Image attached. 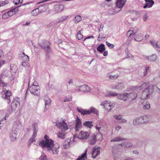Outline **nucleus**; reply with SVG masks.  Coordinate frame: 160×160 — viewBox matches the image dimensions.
Masks as SVG:
<instances>
[{"label": "nucleus", "mask_w": 160, "mask_h": 160, "mask_svg": "<svg viewBox=\"0 0 160 160\" xmlns=\"http://www.w3.org/2000/svg\"><path fill=\"white\" fill-rule=\"evenodd\" d=\"M32 15L33 16H36L40 14L38 8L33 10L31 12Z\"/></svg>", "instance_id": "c9c22d12"}, {"label": "nucleus", "mask_w": 160, "mask_h": 160, "mask_svg": "<svg viewBox=\"0 0 160 160\" xmlns=\"http://www.w3.org/2000/svg\"><path fill=\"white\" fill-rule=\"evenodd\" d=\"M44 99L45 105V108L47 110L50 106L51 100L49 98L47 95L44 96Z\"/></svg>", "instance_id": "6ab92c4d"}, {"label": "nucleus", "mask_w": 160, "mask_h": 160, "mask_svg": "<svg viewBox=\"0 0 160 160\" xmlns=\"http://www.w3.org/2000/svg\"><path fill=\"white\" fill-rule=\"evenodd\" d=\"M2 77L1 76H0V87H4L8 85V83H5L3 82L2 80Z\"/></svg>", "instance_id": "37998d69"}, {"label": "nucleus", "mask_w": 160, "mask_h": 160, "mask_svg": "<svg viewBox=\"0 0 160 160\" xmlns=\"http://www.w3.org/2000/svg\"><path fill=\"white\" fill-rule=\"evenodd\" d=\"M126 54L128 58H131L132 57V55L130 53L128 52L126 53Z\"/></svg>", "instance_id": "774afa93"}, {"label": "nucleus", "mask_w": 160, "mask_h": 160, "mask_svg": "<svg viewBox=\"0 0 160 160\" xmlns=\"http://www.w3.org/2000/svg\"><path fill=\"white\" fill-rule=\"evenodd\" d=\"M150 42L153 48L158 52H160V42L154 40H151Z\"/></svg>", "instance_id": "2eb2a0df"}, {"label": "nucleus", "mask_w": 160, "mask_h": 160, "mask_svg": "<svg viewBox=\"0 0 160 160\" xmlns=\"http://www.w3.org/2000/svg\"><path fill=\"white\" fill-rule=\"evenodd\" d=\"M55 10L57 12H62L64 6L62 4L56 5L54 6Z\"/></svg>", "instance_id": "bb28decb"}, {"label": "nucleus", "mask_w": 160, "mask_h": 160, "mask_svg": "<svg viewBox=\"0 0 160 160\" xmlns=\"http://www.w3.org/2000/svg\"><path fill=\"white\" fill-rule=\"evenodd\" d=\"M97 141V139L96 136L93 135L91 136V139L90 141L89 144L91 145L95 144Z\"/></svg>", "instance_id": "7c9ffc66"}, {"label": "nucleus", "mask_w": 160, "mask_h": 160, "mask_svg": "<svg viewBox=\"0 0 160 160\" xmlns=\"http://www.w3.org/2000/svg\"><path fill=\"white\" fill-rule=\"evenodd\" d=\"M143 57L144 58L147 59L152 62H155L157 60L158 58L157 55L156 53L152 54L149 56L143 55Z\"/></svg>", "instance_id": "ddd939ff"}, {"label": "nucleus", "mask_w": 160, "mask_h": 160, "mask_svg": "<svg viewBox=\"0 0 160 160\" xmlns=\"http://www.w3.org/2000/svg\"><path fill=\"white\" fill-rule=\"evenodd\" d=\"M5 61L4 60H0V67L5 63Z\"/></svg>", "instance_id": "0e129e2a"}, {"label": "nucleus", "mask_w": 160, "mask_h": 160, "mask_svg": "<svg viewBox=\"0 0 160 160\" xmlns=\"http://www.w3.org/2000/svg\"><path fill=\"white\" fill-rule=\"evenodd\" d=\"M8 2V1L7 0L2 1V3L1 4V6L5 5L7 4Z\"/></svg>", "instance_id": "4d7b16f0"}, {"label": "nucleus", "mask_w": 160, "mask_h": 160, "mask_svg": "<svg viewBox=\"0 0 160 160\" xmlns=\"http://www.w3.org/2000/svg\"><path fill=\"white\" fill-rule=\"evenodd\" d=\"M70 99L69 98H65L64 102H68L70 101Z\"/></svg>", "instance_id": "338daca9"}, {"label": "nucleus", "mask_w": 160, "mask_h": 160, "mask_svg": "<svg viewBox=\"0 0 160 160\" xmlns=\"http://www.w3.org/2000/svg\"><path fill=\"white\" fill-rule=\"evenodd\" d=\"M20 127L21 124L19 121H17L14 122L9 134L10 139L12 141L14 142L16 140Z\"/></svg>", "instance_id": "7ed1b4c3"}, {"label": "nucleus", "mask_w": 160, "mask_h": 160, "mask_svg": "<svg viewBox=\"0 0 160 160\" xmlns=\"http://www.w3.org/2000/svg\"><path fill=\"white\" fill-rule=\"evenodd\" d=\"M109 94L111 96H115L117 95L118 96V95L116 93L112 92H109Z\"/></svg>", "instance_id": "bf43d9fd"}, {"label": "nucleus", "mask_w": 160, "mask_h": 160, "mask_svg": "<svg viewBox=\"0 0 160 160\" xmlns=\"http://www.w3.org/2000/svg\"><path fill=\"white\" fill-rule=\"evenodd\" d=\"M39 145L42 148L46 149L53 154H57L59 152L60 146L58 143L54 144L53 141L46 135L44 137V139L39 142Z\"/></svg>", "instance_id": "f257e3e1"}, {"label": "nucleus", "mask_w": 160, "mask_h": 160, "mask_svg": "<svg viewBox=\"0 0 160 160\" xmlns=\"http://www.w3.org/2000/svg\"><path fill=\"white\" fill-rule=\"evenodd\" d=\"M124 87L125 85L123 83H119L115 86V88L118 89H122Z\"/></svg>", "instance_id": "e433bc0d"}, {"label": "nucleus", "mask_w": 160, "mask_h": 160, "mask_svg": "<svg viewBox=\"0 0 160 160\" xmlns=\"http://www.w3.org/2000/svg\"><path fill=\"white\" fill-rule=\"evenodd\" d=\"M9 114L8 113H6L5 116V117L2 120H3V122H6L7 118H8L9 116Z\"/></svg>", "instance_id": "6e6d98bb"}, {"label": "nucleus", "mask_w": 160, "mask_h": 160, "mask_svg": "<svg viewBox=\"0 0 160 160\" xmlns=\"http://www.w3.org/2000/svg\"><path fill=\"white\" fill-rule=\"evenodd\" d=\"M77 91L81 92H88L90 91V89L89 86L86 84L83 85L81 86L77 87Z\"/></svg>", "instance_id": "9b49d317"}, {"label": "nucleus", "mask_w": 160, "mask_h": 160, "mask_svg": "<svg viewBox=\"0 0 160 160\" xmlns=\"http://www.w3.org/2000/svg\"><path fill=\"white\" fill-rule=\"evenodd\" d=\"M115 147H113L112 149V154L114 160H118L120 157L121 152L117 149H115Z\"/></svg>", "instance_id": "dca6fc26"}, {"label": "nucleus", "mask_w": 160, "mask_h": 160, "mask_svg": "<svg viewBox=\"0 0 160 160\" xmlns=\"http://www.w3.org/2000/svg\"><path fill=\"white\" fill-rule=\"evenodd\" d=\"M68 17V16H63L61 17L58 19V22L60 23L61 22L66 20Z\"/></svg>", "instance_id": "4c0bfd02"}, {"label": "nucleus", "mask_w": 160, "mask_h": 160, "mask_svg": "<svg viewBox=\"0 0 160 160\" xmlns=\"http://www.w3.org/2000/svg\"><path fill=\"white\" fill-rule=\"evenodd\" d=\"M73 142H71L69 139H67L64 141L62 145V147L65 149H68L72 143Z\"/></svg>", "instance_id": "412c9836"}, {"label": "nucleus", "mask_w": 160, "mask_h": 160, "mask_svg": "<svg viewBox=\"0 0 160 160\" xmlns=\"http://www.w3.org/2000/svg\"><path fill=\"white\" fill-rule=\"evenodd\" d=\"M143 124L141 117L137 118L133 120V124L134 126H137Z\"/></svg>", "instance_id": "393cba45"}, {"label": "nucleus", "mask_w": 160, "mask_h": 160, "mask_svg": "<svg viewBox=\"0 0 160 160\" xmlns=\"http://www.w3.org/2000/svg\"><path fill=\"white\" fill-rule=\"evenodd\" d=\"M77 38L79 40L82 38L83 35L81 33V31H79L77 34Z\"/></svg>", "instance_id": "de8ad7c7"}, {"label": "nucleus", "mask_w": 160, "mask_h": 160, "mask_svg": "<svg viewBox=\"0 0 160 160\" xmlns=\"http://www.w3.org/2000/svg\"><path fill=\"white\" fill-rule=\"evenodd\" d=\"M20 103L16 99H13L11 104V108L12 110H15L19 105Z\"/></svg>", "instance_id": "b1692460"}, {"label": "nucleus", "mask_w": 160, "mask_h": 160, "mask_svg": "<svg viewBox=\"0 0 160 160\" xmlns=\"http://www.w3.org/2000/svg\"><path fill=\"white\" fill-rule=\"evenodd\" d=\"M22 65L25 67H28V62H22L21 63Z\"/></svg>", "instance_id": "5fc2aeb1"}, {"label": "nucleus", "mask_w": 160, "mask_h": 160, "mask_svg": "<svg viewBox=\"0 0 160 160\" xmlns=\"http://www.w3.org/2000/svg\"><path fill=\"white\" fill-rule=\"evenodd\" d=\"M18 11V7L13 8L11 10L4 13L2 16L3 19H7L11 17Z\"/></svg>", "instance_id": "6e6552de"}, {"label": "nucleus", "mask_w": 160, "mask_h": 160, "mask_svg": "<svg viewBox=\"0 0 160 160\" xmlns=\"http://www.w3.org/2000/svg\"><path fill=\"white\" fill-rule=\"evenodd\" d=\"M32 127L33 128V133L32 136L29 140L28 142L27 145L28 147H29L31 145V144L33 142L35 141V138L36 136L37 132L38 131V126L37 123H33L32 125Z\"/></svg>", "instance_id": "423d86ee"}, {"label": "nucleus", "mask_w": 160, "mask_h": 160, "mask_svg": "<svg viewBox=\"0 0 160 160\" xmlns=\"http://www.w3.org/2000/svg\"><path fill=\"white\" fill-rule=\"evenodd\" d=\"M149 69V66H146L144 68L145 71L143 72V75L145 76L147 75L148 73V71Z\"/></svg>", "instance_id": "49530a36"}, {"label": "nucleus", "mask_w": 160, "mask_h": 160, "mask_svg": "<svg viewBox=\"0 0 160 160\" xmlns=\"http://www.w3.org/2000/svg\"><path fill=\"white\" fill-rule=\"evenodd\" d=\"M94 38V37L93 36H90L86 38H85L83 40V41H85L87 39H90L91 38Z\"/></svg>", "instance_id": "69168bd1"}, {"label": "nucleus", "mask_w": 160, "mask_h": 160, "mask_svg": "<svg viewBox=\"0 0 160 160\" xmlns=\"http://www.w3.org/2000/svg\"><path fill=\"white\" fill-rule=\"evenodd\" d=\"M81 122L80 119L77 116L75 124V129L76 132L78 131L80 128L81 127Z\"/></svg>", "instance_id": "4be33fe9"}, {"label": "nucleus", "mask_w": 160, "mask_h": 160, "mask_svg": "<svg viewBox=\"0 0 160 160\" xmlns=\"http://www.w3.org/2000/svg\"><path fill=\"white\" fill-rule=\"evenodd\" d=\"M122 128V127L119 125L116 126L115 127V129L117 131H119Z\"/></svg>", "instance_id": "13d9d810"}, {"label": "nucleus", "mask_w": 160, "mask_h": 160, "mask_svg": "<svg viewBox=\"0 0 160 160\" xmlns=\"http://www.w3.org/2000/svg\"><path fill=\"white\" fill-rule=\"evenodd\" d=\"M104 38V37L102 38L100 37V34H99V36L98 38V41H101V40H102Z\"/></svg>", "instance_id": "680f3d73"}, {"label": "nucleus", "mask_w": 160, "mask_h": 160, "mask_svg": "<svg viewBox=\"0 0 160 160\" xmlns=\"http://www.w3.org/2000/svg\"><path fill=\"white\" fill-rule=\"evenodd\" d=\"M143 123L149 122L151 118V116H144L141 117Z\"/></svg>", "instance_id": "c756f323"}, {"label": "nucleus", "mask_w": 160, "mask_h": 160, "mask_svg": "<svg viewBox=\"0 0 160 160\" xmlns=\"http://www.w3.org/2000/svg\"><path fill=\"white\" fill-rule=\"evenodd\" d=\"M143 104V108L144 109H148L150 108V104L148 102H144Z\"/></svg>", "instance_id": "c03bdc74"}, {"label": "nucleus", "mask_w": 160, "mask_h": 160, "mask_svg": "<svg viewBox=\"0 0 160 160\" xmlns=\"http://www.w3.org/2000/svg\"><path fill=\"white\" fill-rule=\"evenodd\" d=\"M56 123L57 127L62 130L66 131L68 129L67 123L64 120L62 122H57Z\"/></svg>", "instance_id": "9d476101"}, {"label": "nucleus", "mask_w": 160, "mask_h": 160, "mask_svg": "<svg viewBox=\"0 0 160 160\" xmlns=\"http://www.w3.org/2000/svg\"><path fill=\"white\" fill-rule=\"evenodd\" d=\"M77 110L79 112L83 115L89 114L92 113L97 114L98 112V111L95 108L92 107L90 108L88 110L78 108Z\"/></svg>", "instance_id": "0eeeda50"}, {"label": "nucleus", "mask_w": 160, "mask_h": 160, "mask_svg": "<svg viewBox=\"0 0 160 160\" xmlns=\"http://www.w3.org/2000/svg\"><path fill=\"white\" fill-rule=\"evenodd\" d=\"M19 57L22 60L25 61H28L29 59L28 56L23 52H22L19 54Z\"/></svg>", "instance_id": "a878e982"}, {"label": "nucleus", "mask_w": 160, "mask_h": 160, "mask_svg": "<svg viewBox=\"0 0 160 160\" xmlns=\"http://www.w3.org/2000/svg\"><path fill=\"white\" fill-rule=\"evenodd\" d=\"M144 1L146 2V4L143 7L144 8H151L154 3L153 0H144Z\"/></svg>", "instance_id": "5701e85b"}, {"label": "nucleus", "mask_w": 160, "mask_h": 160, "mask_svg": "<svg viewBox=\"0 0 160 160\" xmlns=\"http://www.w3.org/2000/svg\"><path fill=\"white\" fill-rule=\"evenodd\" d=\"M40 46L46 52H49L50 50L49 42L46 40H43L39 43Z\"/></svg>", "instance_id": "1a4fd4ad"}, {"label": "nucleus", "mask_w": 160, "mask_h": 160, "mask_svg": "<svg viewBox=\"0 0 160 160\" xmlns=\"http://www.w3.org/2000/svg\"><path fill=\"white\" fill-rule=\"evenodd\" d=\"M113 117L114 118L117 120L119 123H124L127 122L126 120L122 118V116L121 115H113Z\"/></svg>", "instance_id": "aec40b11"}, {"label": "nucleus", "mask_w": 160, "mask_h": 160, "mask_svg": "<svg viewBox=\"0 0 160 160\" xmlns=\"http://www.w3.org/2000/svg\"><path fill=\"white\" fill-rule=\"evenodd\" d=\"M148 18V16L147 13H146L143 16V20L144 21H146Z\"/></svg>", "instance_id": "603ef678"}, {"label": "nucleus", "mask_w": 160, "mask_h": 160, "mask_svg": "<svg viewBox=\"0 0 160 160\" xmlns=\"http://www.w3.org/2000/svg\"><path fill=\"white\" fill-rule=\"evenodd\" d=\"M136 32H134V31L133 30V29L131 28L127 32V36L130 37L132 35H134Z\"/></svg>", "instance_id": "ea45409f"}, {"label": "nucleus", "mask_w": 160, "mask_h": 160, "mask_svg": "<svg viewBox=\"0 0 160 160\" xmlns=\"http://www.w3.org/2000/svg\"><path fill=\"white\" fill-rule=\"evenodd\" d=\"M149 83L148 82H144L141 86H136L134 87V89L137 91H138L143 89H144L142 92L141 98L144 99L148 98L149 96L152 94L153 90L155 88H157L159 90V88H157L156 86L149 85L148 86Z\"/></svg>", "instance_id": "f03ea898"}, {"label": "nucleus", "mask_w": 160, "mask_h": 160, "mask_svg": "<svg viewBox=\"0 0 160 160\" xmlns=\"http://www.w3.org/2000/svg\"><path fill=\"white\" fill-rule=\"evenodd\" d=\"M137 96V93L135 92L128 93V99L133 100Z\"/></svg>", "instance_id": "2f4dec72"}, {"label": "nucleus", "mask_w": 160, "mask_h": 160, "mask_svg": "<svg viewBox=\"0 0 160 160\" xmlns=\"http://www.w3.org/2000/svg\"><path fill=\"white\" fill-rule=\"evenodd\" d=\"M86 152V151L85 152L79 156L76 160H86L87 159Z\"/></svg>", "instance_id": "f704fd0d"}, {"label": "nucleus", "mask_w": 160, "mask_h": 160, "mask_svg": "<svg viewBox=\"0 0 160 160\" xmlns=\"http://www.w3.org/2000/svg\"><path fill=\"white\" fill-rule=\"evenodd\" d=\"M100 105L103 107L104 110L108 112H110L112 108L115 107V104L109 101H104Z\"/></svg>", "instance_id": "39448f33"}, {"label": "nucleus", "mask_w": 160, "mask_h": 160, "mask_svg": "<svg viewBox=\"0 0 160 160\" xmlns=\"http://www.w3.org/2000/svg\"><path fill=\"white\" fill-rule=\"evenodd\" d=\"M123 140H124V139L122 138L121 137H117L114 138L113 139L111 140V142H119L121 141H122Z\"/></svg>", "instance_id": "58836bf2"}, {"label": "nucleus", "mask_w": 160, "mask_h": 160, "mask_svg": "<svg viewBox=\"0 0 160 160\" xmlns=\"http://www.w3.org/2000/svg\"><path fill=\"white\" fill-rule=\"evenodd\" d=\"M89 136V134L88 132L81 131L78 136V138L81 139H86Z\"/></svg>", "instance_id": "f3484780"}, {"label": "nucleus", "mask_w": 160, "mask_h": 160, "mask_svg": "<svg viewBox=\"0 0 160 160\" xmlns=\"http://www.w3.org/2000/svg\"><path fill=\"white\" fill-rule=\"evenodd\" d=\"M118 74H116L114 75H111L109 74L108 75V77L109 78L112 79H117L118 77Z\"/></svg>", "instance_id": "a18cd8bd"}, {"label": "nucleus", "mask_w": 160, "mask_h": 160, "mask_svg": "<svg viewBox=\"0 0 160 160\" xmlns=\"http://www.w3.org/2000/svg\"><path fill=\"white\" fill-rule=\"evenodd\" d=\"M93 123L92 121H86L83 123V125L89 128H91L93 126Z\"/></svg>", "instance_id": "473e14b6"}, {"label": "nucleus", "mask_w": 160, "mask_h": 160, "mask_svg": "<svg viewBox=\"0 0 160 160\" xmlns=\"http://www.w3.org/2000/svg\"><path fill=\"white\" fill-rule=\"evenodd\" d=\"M3 92L5 94L4 96L3 97L7 101V103H9L10 102V96L11 95V92L10 91H7L4 88L3 89Z\"/></svg>", "instance_id": "f8f14e48"}, {"label": "nucleus", "mask_w": 160, "mask_h": 160, "mask_svg": "<svg viewBox=\"0 0 160 160\" xmlns=\"http://www.w3.org/2000/svg\"><path fill=\"white\" fill-rule=\"evenodd\" d=\"M23 1V0H13V2L14 4L17 5L19 3H22Z\"/></svg>", "instance_id": "8fccbe9b"}, {"label": "nucleus", "mask_w": 160, "mask_h": 160, "mask_svg": "<svg viewBox=\"0 0 160 160\" xmlns=\"http://www.w3.org/2000/svg\"><path fill=\"white\" fill-rule=\"evenodd\" d=\"M98 51L100 52H102L104 51L105 50V46L103 44H100L97 48Z\"/></svg>", "instance_id": "72a5a7b5"}, {"label": "nucleus", "mask_w": 160, "mask_h": 160, "mask_svg": "<svg viewBox=\"0 0 160 160\" xmlns=\"http://www.w3.org/2000/svg\"><path fill=\"white\" fill-rule=\"evenodd\" d=\"M40 160H47L45 154L43 153L40 157Z\"/></svg>", "instance_id": "09e8293b"}, {"label": "nucleus", "mask_w": 160, "mask_h": 160, "mask_svg": "<svg viewBox=\"0 0 160 160\" xmlns=\"http://www.w3.org/2000/svg\"><path fill=\"white\" fill-rule=\"evenodd\" d=\"M106 44L110 48H113L114 47V45L113 44L110 43L107 41L106 42Z\"/></svg>", "instance_id": "864d4df0"}, {"label": "nucleus", "mask_w": 160, "mask_h": 160, "mask_svg": "<svg viewBox=\"0 0 160 160\" xmlns=\"http://www.w3.org/2000/svg\"><path fill=\"white\" fill-rule=\"evenodd\" d=\"M126 1L127 0H117L116 2V6L120 9L118 11H116L115 12H118V11H120L125 5Z\"/></svg>", "instance_id": "4468645a"}, {"label": "nucleus", "mask_w": 160, "mask_h": 160, "mask_svg": "<svg viewBox=\"0 0 160 160\" xmlns=\"http://www.w3.org/2000/svg\"><path fill=\"white\" fill-rule=\"evenodd\" d=\"M103 27H104V26L102 24H100V27L98 29V31L99 32H100L102 30Z\"/></svg>", "instance_id": "052dcab7"}, {"label": "nucleus", "mask_w": 160, "mask_h": 160, "mask_svg": "<svg viewBox=\"0 0 160 160\" xmlns=\"http://www.w3.org/2000/svg\"><path fill=\"white\" fill-rule=\"evenodd\" d=\"M28 89L31 93L34 95H38L39 94L40 88L38 83L36 82H34L30 86Z\"/></svg>", "instance_id": "20e7f679"}, {"label": "nucleus", "mask_w": 160, "mask_h": 160, "mask_svg": "<svg viewBox=\"0 0 160 160\" xmlns=\"http://www.w3.org/2000/svg\"><path fill=\"white\" fill-rule=\"evenodd\" d=\"M100 148L94 147L93 148L92 153V157L93 158H95L100 154Z\"/></svg>", "instance_id": "a211bd4d"}, {"label": "nucleus", "mask_w": 160, "mask_h": 160, "mask_svg": "<svg viewBox=\"0 0 160 160\" xmlns=\"http://www.w3.org/2000/svg\"><path fill=\"white\" fill-rule=\"evenodd\" d=\"M38 8L40 13L45 11L46 10V8L44 5L40 6Z\"/></svg>", "instance_id": "a19ab883"}, {"label": "nucleus", "mask_w": 160, "mask_h": 160, "mask_svg": "<svg viewBox=\"0 0 160 160\" xmlns=\"http://www.w3.org/2000/svg\"><path fill=\"white\" fill-rule=\"evenodd\" d=\"M65 131L62 130L61 132H59L57 133V137L60 138L64 139L66 138L65 135L66 133L65 132Z\"/></svg>", "instance_id": "c85d7f7f"}, {"label": "nucleus", "mask_w": 160, "mask_h": 160, "mask_svg": "<svg viewBox=\"0 0 160 160\" xmlns=\"http://www.w3.org/2000/svg\"><path fill=\"white\" fill-rule=\"evenodd\" d=\"M118 98L119 99L123 101H126L128 99V93H124L122 94H119L118 95Z\"/></svg>", "instance_id": "cd10ccee"}, {"label": "nucleus", "mask_w": 160, "mask_h": 160, "mask_svg": "<svg viewBox=\"0 0 160 160\" xmlns=\"http://www.w3.org/2000/svg\"><path fill=\"white\" fill-rule=\"evenodd\" d=\"M134 40L136 41H140L142 40V37L140 35L136 36L134 38Z\"/></svg>", "instance_id": "3c124183"}, {"label": "nucleus", "mask_w": 160, "mask_h": 160, "mask_svg": "<svg viewBox=\"0 0 160 160\" xmlns=\"http://www.w3.org/2000/svg\"><path fill=\"white\" fill-rule=\"evenodd\" d=\"M4 123L5 122H3L2 120L0 121V130L2 126L3 125Z\"/></svg>", "instance_id": "e2e57ef3"}, {"label": "nucleus", "mask_w": 160, "mask_h": 160, "mask_svg": "<svg viewBox=\"0 0 160 160\" xmlns=\"http://www.w3.org/2000/svg\"><path fill=\"white\" fill-rule=\"evenodd\" d=\"M82 19V17L80 15L76 16L74 18V22L75 23H77L80 22Z\"/></svg>", "instance_id": "79ce46f5"}]
</instances>
